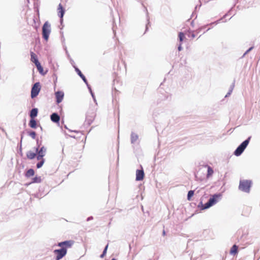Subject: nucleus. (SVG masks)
<instances>
[{"label": "nucleus", "instance_id": "58836bf2", "mask_svg": "<svg viewBox=\"0 0 260 260\" xmlns=\"http://www.w3.org/2000/svg\"><path fill=\"white\" fill-rule=\"evenodd\" d=\"M206 25H205V26H202V27H201L199 28V29H198L196 30V31H197V32H199L200 31V30H201L202 28H205V27H206Z\"/></svg>", "mask_w": 260, "mask_h": 260}, {"label": "nucleus", "instance_id": "c756f323", "mask_svg": "<svg viewBox=\"0 0 260 260\" xmlns=\"http://www.w3.org/2000/svg\"><path fill=\"white\" fill-rule=\"evenodd\" d=\"M235 81H234V82L232 83V84L230 86V89L229 90V91H230V92L232 93L233 92V90L234 89V88L235 87Z\"/></svg>", "mask_w": 260, "mask_h": 260}, {"label": "nucleus", "instance_id": "4d7b16f0", "mask_svg": "<svg viewBox=\"0 0 260 260\" xmlns=\"http://www.w3.org/2000/svg\"><path fill=\"white\" fill-rule=\"evenodd\" d=\"M60 22L61 23H62V22H63V18H62V19H61V18H60Z\"/></svg>", "mask_w": 260, "mask_h": 260}, {"label": "nucleus", "instance_id": "7ed1b4c3", "mask_svg": "<svg viewBox=\"0 0 260 260\" xmlns=\"http://www.w3.org/2000/svg\"><path fill=\"white\" fill-rule=\"evenodd\" d=\"M252 182L249 180H241L239 182V189L243 192L249 193Z\"/></svg>", "mask_w": 260, "mask_h": 260}, {"label": "nucleus", "instance_id": "c9c22d12", "mask_svg": "<svg viewBox=\"0 0 260 260\" xmlns=\"http://www.w3.org/2000/svg\"><path fill=\"white\" fill-rule=\"evenodd\" d=\"M213 173V171L212 170V169L209 167H208V175H210L211 174H212Z\"/></svg>", "mask_w": 260, "mask_h": 260}, {"label": "nucleus", "instance_id": "dca6fc26", "mask_svg": "<svg viewBox=\"0 0 260 260\" xmlns=\"http://www.w3.org/2000/svg\"><path fill=\"white\" fill-rule=\"evenodd\" d=\"M38 109L36 108H32L29 113L30 118H35L38 115Z\"/></svg>", "mask_w": 260, "mask_h": 260}, {"label": "nucleus", "instance_id": "f03ea898", "mask_svg": "<svg viewBox=\"0 0 260 260\" xmlns=\"http://www.w3.org/2000/svg\"><path fill=\"white\" fill-rule=\"evenodd\" d=\"M251 136L248 137L245 140L242 142L234 152V154L236 156L241 155L244 152L249 143Z\"/></svg>", "mask_w": 260, "mask_h": 260}, {"label": "nucleus", "instance_id": "680f3d73", "mask_svg": "<svg viewBox=\"0 0 260 260\" xmlns=\"http://www.w3.org/2000/svg\"><path fill=\"white\" fill-rule=\"evenodd\" d=\"M169 97V95H168L166 97V99H168Z\"/></svg>", "mask_w": 260, "mask_h": 260}, {"label": "nucleus", "instance_id": "9d476101", "mask_svg": "<svg viewBox=\"0 0 260 260\" xmlns=\"http://www.w3.org/2000/svg\"><path fill=\"white\" fill-rule=\"evenodd\" d=\"M141 169H138L136 171V181H141L144 179V172L143 168L141 166Z\"/></svg>", "mask_w": 260, "mask_h": 260}, {"label": "nucleus", "instance_id": "864d4df0", "mask_svg": "<svg viewBox=\"0 0 260 260\" xmlns=\"http://www.w3.org/2000/svg\"><path fill=\"white\" fill-rule=\"evenodd\" d=\"M71 63L72 64V66L74 67V66H75L74 64L75 63L74 61L73 60H71Z\"/></svg>", "mask_w": 260, "mask_h": 260}, {"label": "nucleus", "instance_id": "79ce46f5", "mask_svg": "<svg viewBox=\"0 0 260 260\" xmlns=\"http://www.w3.org/2000/svg\"><path fill=\"white\" fill-rule=\"evenodd\" d=\"M93 217H92V216H91L88 217L87 218L86 220H87V221H90V220H92V219H93Z\"/></svg>", "mask_w": 260, "mask_h": 260}, {"label": "nucleus", "instance_id": "37998d69", "mask_svg": "<svg viewBox=\"0 0 260 260\" xmlns=\"http://www.w3.org/2000/svg\"><path fill=\"white\" fill-rule=\"evenodd\" d=\"M112 30H113V33L114 34V36H115V35H116V30H115V26H113Z\"/></svg>", "mask_w": 260, "mask_h": 260}, {"label": "nucleus", "instance_id": "5fc2aeb1", "mask_svg": "<svg viewBox=\"0 0 260 260\" xmlns=\"http://www.w3.org/2000/svg\"><path fill=\"white\" fill-rule=\"evenodd\" d=\"M23 138V137L22 136H21V141H20V148L21 147V142H22V139Z\"/></svg>", "mask_w": 260, "mask_h": 260}, {"label": "nucleus", "instance_id": "de8ad7c7", "mask_svg": "<svg viewBox=\"0 0 260 260\" xmlns=\"http://www.w3.org/2000/svg\"><path fill=\"white\" fill-rule=\"evenodd\" d=\"M87 86V88L89 90H91V86L88 84V83H87V84H86Z\"/></svg>", "mask_w": 260, "mask_h": 260}, {"label": "nucleus", "instance_id": "e2e57ef3", "mask_svg": "<svg viewBox=\"0 0 260 260\" xmlns=\"http://www.w3.org/2000/svg\"><path fill=\"white\" fill-rule=\"evenodd\" d=\"M111 260H116L115 258H113Z\"/></svg>", "mask_w": 260, "mask_h": 260}, {"label": "nucleus", "instance_id": "c85d7f7f", "mask_svg": "<svg viewBox=\"0 0 260 260\" xmlns=\"http://www.w3.org/2000/svg\"><path fill=\"white\" fill-rule=\"evenodd\" d=\"M44 162H45V159H42L41 160H40V161H39L37 164V168L38 169H39V168H41L43 164H44Z\"/></svg>", "mask_w": 260, "mask_h": 260}, {"label": "nucleus", "instance_id": "aec40b11", "mask_svg": "<svg viewBox=\"0 0 260 260\" xmlns=\"http://www.w3.org/2000/svg\"><path fill=\"white\" fill-rule=\"evenodd\" d=\"M37 156V153L30 150L26 152V156L29 159H34Z\"/></svg>", "mask_w": 260, "mask_h": 260}, {"label": "nucleus", "instance_id": "6e6d98bb", "mask_svg": "<svg viewBox=\"0 0 260 260\" xmlns=\"http://www.w3.org/2000/svg\"><path fill=\"white\" fill-rule=\"evenodd\" d=\"M191 25L192 26H194V21H193V20H192V21H191Z\"/></svg>", "mask_w": 260, "mask_h": 260}, {"label": "nucleus", "instance_id": "09e8293b", "mask_svg": "<svg viewBox=\"0 0 260 260\" xmlns=\"http://www.w3.org/2000/svg\"><path fill=\"white\" fill-rule=\"evenodd\" d=\"M105 255H106V254H105L104 253H103L102 252V254H101V255H100V257H101V258H103V257L105 256Z\"/></svg>", "mask_w": 260, "mask_h": 260}, {"label": "nucleus", "instance_id": "cd10ccee", "mask_svg": "<svg viewBox=\"0 0 260 260\" xmlns=\"http://www.w3.org/2000/svg\"><path fill=\"white\" fill-rule=\"evenodd\" d=\"M179 40L180 43H182L184 39L185 38V35L183 32H180L178 35Z\"/></svg>", "mask_w": 260, "mask_h": 260}, {"label": "nucleus", "instance_id": "ddd939ff", "mask_svg": "<svg viewBox=\"0 0 260 260\" xmlns=\"http://www.w3.org/2000/svg\"><path fill=\"white\" fill-rule=\"evenodd\" d=\"M74 68L77 74L82 78L84 82L87 84V80L81 71L75 66H74Z\"/></svg>", "mask_w": 260, "mask_h": 260}, {"label": "nucleus", "instance_id": "6ab92c4d", "mask_svg": "<svg viewBox=\"0 0 260 260\" xmlns=\"http://www.w3.org/2000/svg\"><path fill=\"white\" fill-rule=\"evenodd\" d=\"M238 246H237L236 244H234L231 248L230 252V254L233 255H236V254L238 253Z\"/></svg>", "mask_w": 260, "mask_h": 260}, {"label": "nucleus", "instance_id": "c03bdc74", "mask_svg": "<svg viewBox=\"0 0 260 260\" xmlns=\"http://www.w3.org/2000/svg\"><path fill=\"white\" fill-rule=\"evenodd\" d=\"M40 150V148L39 147H36V152L37 153V154H38V152Z\"/></svg>", "mask_w": 260, "mask_h": 260}, {"label": "nucleus", "instance_id": "2f4dec72", "mask_svg": "<svg viewBox=\"0 0 260 260\" xmlns=\"http://www.w3.org/2000/svg\"><path fill=\"white\" fill-rule=\"evenodd\" d=\"M44 155H42V154H40L38 153V154H37V156H36V157H37V160H40H40H41L42 159H44V158H43V157H44Z\"/></svg>", "mask_w": 260, "mask_h": 260}, {"label": "nucleus", "instance_id": "e433bc0d", "mask_svg": "<svg viewBox=\"0 0 260 260\" xmlns=\"http://www.w3.org/2000/svg\"><path fill=\"white\" fill-rule=\"evenodd\" d=\"M89 92H90V94H91V96H92V97L93 98V100L95 102H96L95 98V96L94 95L93 92L92 91V89L91 90H89Z\"/></svg>", "mask_w": 260, "mask_h": 260}, {"label": "nucleus", "instance_id": "b1692460", "mask_svg": "<svg viewBox=\"0 0 260 260\" xmlns=\"http://www.w3.org/2000/svg\"><path fill=\"white\" fill-rule=\"evenodd\" d=\"M46 150H47L45 146H42V147H41L40 148V150L38 152V153L45 156L46 154Z\"/></svg>", "mask_w": 260, "mask_h": 260}, {"label": "nucleus", "instance_id": "423d86ee", "mask_svg": "<svg viewBox=\"0 0 260 260\" xmlns=\"http://www.w3.org/2000/svg\"><path fill=\"white\" fill-rule=\"evenodd\" d=\"M54 252L56 254V260H60L66 255L67 249L66 248H61L54 250Z\"/></svg>", "mask_w": 260, "mask_h": 260}, {"label": "nucleus", "instance_id": "ea45409f", "mask_svg": "<svg viewBox=\"0 0 260 260\" xmlns=\"http://www.w3.org/2000/svg\"><path fill=\"white\" fill-rule=\"evenodd\" d=\"M178 50L179 51L182 50V47L181 43H180V44H179V45L178 47Z\"/></svg>", "mask_w": 260, "mask_h": 260}, {"label": "nucleus", "instance_id": "f8f14e48", "mask_svg": "<svg viewBox=\"0 0 260 260\" xmlns=\"http://www.w3.org/2000/svg\"><path fill=\"white\" fill-rule=\"evenodd\" d=\"M235 4L234 5L233 7L225 15H224L222 18L217 20V21H214L213 22V23H215V24H218V23H219L220 22V21L223 18H225L226 16H228L229 15H232L233 16H234L235 14L233 13V9L235 7Z\"/></svg>", "mask_w": 260, "mask_h": 260}, {"label": "nucleus", "instance_id": "a878e982", "mask_svg": "<svg viewBox=\"0 0 260 260\" xmlns=\"http://www.w3.org/2000/svg\"><path fill=\"white\" fill-rule=\"evenodd\" d=\"M27 134L29 136H30L31 137L32 139H36L37 134L35 131H27Z\"/></svg>", "mask_w": 260, "mask_h": 260}, {"label": "nucleus", "instance_id": "a211bd4d", "mask_svg": "<svg viewBox=\"0 0 260 260\" xmlns=\"http://www.w3.org/2000/svg\"><path fill=\"white\" fill-rule=\"evenodd\" d=\"M28 125L32 128H36L37 126V121L35 118H30L28 123Z\"/></svg>", "mask_w": 260, "mask_h": 260}, {"label": "nucleus", "instance_id": "2eb2a0df", "mask_svg": "<svg viewBox=\"0 0 260 260\" xmlns=\"http://www.w3.org/2000/svg\"><path fill=\"white\" fill-rule=\"evenodd\" d=\"M58 9L59 10L58 15L60 18L62 19L64 14L65 10L61 4H59Z\"/></svg>", "mask_w": 260, "mask_h": 260}, {"label": "nucleus", "instance_id": "6e6552de", "mask_svg": "<svg viewBox=\"0 0 260 260\" xmlns=\"http://www.w3.org/2000/svg\"><path fill=\"white\" fill-rule=\"evenodd\" d=\"M139 136L134 132H132L131 134V143L133 145L139 144Z\"/></svg>", "mask_w": 260, "mask_h": 260}, {"label": "nucleus", "instance_id": "bb28decb", "mask_svg": "<svg viewBox=\"0 0 260 260\" xmlns=\"http://www.w3.org/2000/svg\"><path fill=\"white\" fill-rule=\"evenodd\" d=\"M194 190H190L188 192L187 199L188 200L190 201L192 197L194 195Z\"/></svg>", "mask_w": 260, "mask_h": 260}, {"label": "nucleus", "instance_id": "473e14b6", "mask_svg": "<svg viewBox=\"0 0 260 260\" xmlns=\"http://www.w3.org/2000/svg\"><path fill=\"white\" fill-rule=\"evenodd\" d=\"M253 48V47H250L244 54L243 55H242V56L241 57V58H243L245 55L246 54H247L248 52H249L250 51H251Z\"/></svg>", "mask_w": 260, "mask_h": 260}, {"label": "nucleus", "instance_id": "4468645a", "mask_svg": "<svg viewBox=\"0 0 260 260\" xmlns=\"http://www.w3.org/2000/svg\"><path fill=\"white\" fill-rule=\"evenodd\" d=\"M50 119L52 122L57 123L59 121L60 118L57 113H53L50 115Z\"/></svg>", "mask_w": 260, "mask_h": 260}, {"label": "nucleus", "instance_id": "8fccbe9b", "mask_svg": "<svg viewBox=\"0 0 260 260\" xmlns=\"http://www.w3.org/2000/svg\"><path fill=\"white\" fill-rule=\"evenodd\" d=\"M195 37H196L195 34L194 33H192L191 35V37L192 38H195Z\"/></svg>", "mask_w": 260, "mask_h": 260}, {"label": "nucleus", "instance_id": "4c0bfd02", "mask_svg": "<svg viewBox=\"0 0 260 260\" xmlns=\"http://www.w3.org/2000/svg\"><path fill=\"white\" fill-rule=\"evenodd\" d=\"M108 247V244H107V245L105 246V248H104V250H103V253H104L105 254H106V253H107V251Z\"/></svg>", "mask_w": 260, "mask_h": 260}, {"label": "nucleus", "instance_id": "13d9d810", "mask_svg": "<svg viewBox=\"0 0 260 260\" xmlns=\"http://www.w3.org/2000/svg\"><path fill=\"white\" fill-rule=\"evenodd\" d=\"M162 235H163L164 236H165V235H166V232H165V231L164 230L163 231Z\"/></svg>", "mask_w": 260, "mask_h": 260}, {"label": "nucleus", "instance_id": "412c9836", "mask_svg": "<svg viewBox=\"0 0 260 260\" xmlns=\"http://www.w3.org/2000/svg\"><path fill=\"white\" fill-rule=\"evenodd\" d=\"M35 66H36L38 71L41 75H45L46 74V72H44L43 68L41 66L40 62L37 63Z\"/></svg>", "mask_w": 260, "mask_h": 260}, {"label": "nucleus", "instance_id": "a19ab883", "mask_svg": "<svg viewBox=\"0 0 260 260\" xmlns=\"http://www.w3.org/2000/svg\"><path fill=\"white\" fill-rule=\"evenodd\" d=\"M53 78L55 79L54 82H55L57 81V76L55 73H54L53 75Z\"/></svg>", "mask_w": 260, "mask_h": 260}, {"label": "nucleus", "instance_id": "a18cd8bd", "mask_svg": "<svg viewBox=\"0 0 260 260\" xmlns=\"http://www.w3.org/2000/svg\"><path fill=\"white\" fill-rule=\"evenodd\" d=\"M35 197L36 198H41V197L40 196V194L39 193H36L35 194Z\"/></svg>", "mask_w": 260, "mask_h": 260}, {"label": "nucleus", "instance_id": "39448f33", "mask_svg": "<svg viewBox=\"0 0 260 260\" xmlns=\"http://www.w3.org/2000/svg\"><path fill=\"white\" fill-rule=\"evenodd\" d=\"M41 90L40 83L38 82L35 83L32 86L31 89V98L34 99L36 98L39 93Z\"/></svg>", "mask_w": 260, "mask_h": 260}, {"label": "nucleus", "instance_id": "603ef678", "mask_svg": "<svg viewBox=\"0 0 260 260\" xmlns=\"http://www.w3.org/2000/svg\"><path fill=\"white\" fill-rule=\"evenodd\" d=\"M195 15H196V13L195 12H193L192 13V15H191V16L193 17Z\"/></svg>", "mask_w": 260, "mask_h": 260}, {"label": "nucleus", "instance_id": "49530a36", "mask_svg": "<svg viewBox=\"0 0 260 260\" xmlns=\"http://www.w3.org/2000/svg\"><path fill=\"white\" fill-rule=\"evenodd\" d=\"M231 93H232L231 92H230V91H228V92L225 95V98L228 97L229 96H230L231 94Z\"/></svg>", "mask_w": 260, "mask_h": 260}, {"label": "nucleus", "instance_id": "f257e3e1", "mask_svg": "<svg viewBox=\"0 0 260 260\" xmlns=\"http://www.w3.org/2000/svg\"><path fill=\"white\" fill-rule=\"evenodd\" d=\"M207 197H208L206 196V194H205L201 198L200 202L198 205V208L200 210H203L207 209L215 205L221 200L222 194L221 193H217L213 195H211L208 201L205 204H203V202L204 198H207Z\"/></svg>", "mask_w": 260, "mask_h": 260}, {"label": "nucleus", "instance_id": "f704fd0d", "mask_svg": "<svg viewBox=\"0 0 260 260\" xmlns=\"http://www.w3.org/2000/svg\"><path fill=\"white\" fill-rule=\"evenodd\" d=\"M64 127L66 129H67L69 130V132H74V133H79V131H72V130H71V129H69V128L67 127V125H64Z\"/></svg>", "mask_w": 260, "mask_h": 260}, {"label": "nucleus", "instance_id": "4be33fe9", "mask_svg": "<svg viewBox=\"0 0 260 260\" xmlns=\"http://www.w3.org/2000/svg\"><path fill=\"white\" fill-rule=\"evenodd\" d=\"M74 243V241L73 240H67L64 241V247L67 249V248L71 247Z\"/></svg>", "mask_w": 260, "mask_h": 260}, {"label": "nucleus", "instance_id": "3c124183", "mask_svg": "<svg viewBox=\"0 0 260 260\" xmlns=\"http://www.w3.org/2000/svg\"><path fill=\"white\" fill-rule=\"evenodd\" d=\"M69 137L75 139L76 137L74 135H68Z\"/></svg>", "mask_w": 260, "mask_h": 260}, {"label": "nucleus", "instance_id": "9b49d317", "mask_svg": "<svg viewBox=\"0 0 260 260\" xmlns=\"http://www.w3.org/2000/svg\"><path fill=\"white\" fill-rule=\"evenodd\" d=\"M56 102L57 104L61 103L64 97V92L62 91H57L55 93Z\"/></svg>", "mask_w": 260, "mask_h": 260}, {"label": "nucleus", "instance_id": "0e129e2a", "mask_svg": "<svg viewBox=\"0 0 260 260\" xmlns=\"http://www.w3.org/2000/svg\"><path fill=\"white\" fill-rule=\"evenodd\" d=\"M197 6L195 7V9H197Z\"/></svg>", "mask_w": 260, "mask_h": 260}, {"label": "nucleus", "instance_id": "72a5a7b5", "mask_svg": "<svg viewBox=\"0 0 260 260\" xmlns=\"http://www.w3.org/2000/svg\"><path fill=\"white\" fill-rule=\"evenodd\" d=\"M57 246L60 247L61 248H65L64 241L59 242L57 244Z\"/></svg>", "mask_w": 260, "mask_h": 260}, {"label": "nucleus", "instance_id": "1a4fd4ad", "mask_svg": "<svg viewBox=\"0 0 260 260\" xmlns=\"http://www.w3.org/2000/svg\"><path fill=\"white\" fill-rule=\"evenodd\" d=\"M142 5L144 7V11L146 13V21H147V23L146 24V27H145V31L144 32V34H145L148 31V27L149 26H150V17L149 16V13L148 12L147 9L144 5V4L143 3H142Z\"/></svg>", "mask_w": 260, "mask_h": 260}, {"label": "nucleus", "instance_id": "20e7f679", "mask_svg": "<svg viewBox=\"0 0 260 260\" xmlns=\"http://www.w3.org/2000/svg\"><path fill=\"white\" fill-rule=\"evenodd\" d=\"M51 32V25L48 21H46L42 27V37L46 41L48 40Z\"/></svg>", "mask_w": 260, "mask_h": 260}, {"label": "nucleus", "instance_id": "5701e85b", "mask_svg": "<svg viewBox=\"0 0 260 260\" xmlns=\"http://www.w3.org/2000/svg\"><path fill=\"white\" fill-rule=\"evenodd\" d=\"M35 174V171L32 169H28L26 173H25V176L26 177H30L31 176H34Z\"/></svg>", "mask_w": 260, "mask_h": 260}, {"label": "nucleus", "instance_id": "f3484780", "mask_svg": "<svg viewBox=\"0 0 260 260\" xmlns=\"http://www.w3.org/2000/svg\"><path fill=\"white\" fill-rule=\"evenodd\" d=\"M30 57H31V58H30L31 61L32 62H34L35 64V65L40 62L38 59V57H37V55L33 52H30Z\"/></svg>", "mask_w": 260, "mask_h": 260}, {"label": "nucleus", "instance_id": "393cba45", "mask_svg": "<svg viewBox=\"0 0 260 260\" xmlns=\"http://www.w3.org/2000/svg\"><path fill=\"white\" fill-rule=\"evenodd\" d=\"M42 181L40 176H36L32 179L31 183H40Z\"/></svg>", "mask_w": 260, "mask_h": 260}, {"label": "nucleus", "instance_id": "0eeeda50", "mask_svg": "<svg viewBox=\"0 0 260 260\" xmlns=\"http://www.w3.org/2000/svg\"><path fill=\"white\" fill-rule=\"evenodd\" d=\"M95 114L94 112L91 113H87L86 116L85 121V124L89 126L90 125L94 119Z\"/></svg>", "mask_w": 260, "mask_h": 260}, {"label": "nucleus", "instance_id": "bf43d9fd", "mask_svg": "<svg viewBox=\"0 0 260 260\" xmlns=\"http://www.w3.org/2000/svg\"><path fill=\"white\" fill-rule=\"evenodd\" d=\"M214 24V23H213V22L211 23H210V24H207V26H208V25H212V24Z\"/></svg>", "mask_w": 260, "mask_h": 260}, {"label": "nucleus", "instance_id": "7c9ffc66", "mask_svg": "<svg viewBox=\"0 0 260 260\" xmlns=\"http://www.w3.org/2000/svg\"><path fill=\"white\" fill-rule=\"evenodd\" d=\"M36 142H37V146H36L37 147L40 148L41 147H42L41 146V145H42V141L41 140L40 141L38 139H37L36 140Z\"/></svg>", "mask_w": 260, "mask_h": 260}, {"label": "nucleus", "instance_id": "052dcab7", "mask_svg": "<svg viewBox=\"0 0 260 260\" xmlns=\"http://www.w3.org/2000/svg\"><path fill=\"white\" fill-rule=\"evenodd\" d=\"M39 126L40 127L41 129V130H42V126H41L40 125H39Z\"/></svg>", "mask_w": 260, "mask_h": 260}]
</instances>
